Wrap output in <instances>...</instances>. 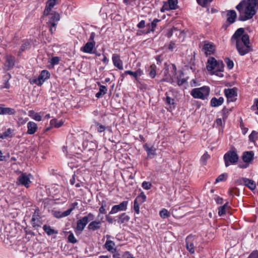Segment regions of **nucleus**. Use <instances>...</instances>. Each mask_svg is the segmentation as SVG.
I'll use <instances>...</instances> for the list:
<instances>
[{
    "instance_id": "nucleus-1",
    "label": "nucleus",
    "mask_w": 258,
    "mask_h": 258,
    "mask_svg": "<svg viewBox=\"0 0 258 258\" xmlns=\"http://www.w3.org/2000/svg\"><path fill=\"white\" fill-rule=\"evenodd\" d=\"M239 12L238 20L245 21L252 18L258 9L256 0L242 1L236 7Z\"/></svg>"
},
{
    "instance_id": "nucleus-2",
    "label": "nucleus",
    "mask_w": 258,
    "mask_h": 258,
    "mask_svg": "<svg viewBox=\"0 0 258 258\" xmlns=\"http://www.w3.org/2000/svg\"><path fill=\"white\" fill-rule=\"evenodd\" d=\"M224 67V64L222 60H217L214 57H210L208 59L206 68L211 75L223 77Z\"/></svg>"
},
{
    "instance_id": "nucleus-3",
    "label": "nucleus",
    "mask_w": 258,
    "mask_h": 258,
    "mask_svg": "<svg viewBox=\"0 0 258 258\" xmlns=\"http://www.w3.org/2000/svg\"><path fill=\"white\" fill-rule=\"evenodd\" d=\"M241 41L236 44V47L240 55H244L250 51L249 36L245 34L241 37Z\"/></svg>"
},
{
    "instance_id": "nucleus-4",
    "label": "nucleus",
    "mask_w": 258,
    "mask_h": 258,
    "mask_svg": "<svg viewBox=\"0 0 258 258\" xmlns=\"http://www.w3.org/2000/svg\"><path fill=\"white\" fill-rule=\"evenodd\" d=\"M210 94V88L208 86H203L200 88H194L190 92L191 95L196 99L205 100Z\"/></svg>"
},
{
    "instance_id": "nucleus-5",
    "label": "nucleus",
    "mask_w": 258,
    "mask_h": 258,
    "mask_svg": "<svg viewBox=\"0 0 258 258\" xmlns=\"http://www.w3.org/2000/svg\"><path fill=\"white\" fill-rule=\"evenodd\" d=\"M224 160L226 167L234 164L238 160V156L235 150H229L224 155Z\"/></svg>"
},
{
    "instance_id": "nucleus-6",
    "label": "nucleus",
    "mask_w": 258,
    "mask_h": 258,
    "mask_svg": "<svg viewBox=\"0 0 258 258\" xmlns=\"http://www.w3.org/2000/svg\"><path fill=\"white\" fill-rule=\"evenodd\" d=\"M45 15L48 17L49 20L47 24L50 27V31L52 33L53 31H55V26L57 22L59 20V15L55 12L53 13H50L49 12L48 15Z\"/></svg>"
},
{
    "instance_id": "nucleus-7",
    "label": "nucleus",
    "mask_w": 258,
    "mask_h": 258,
    "mask_svg": "<svg viewBox=\"0 0 258 258\" xmlns=\"http://www.w3.org/2000/svg\"><path fill=\"white\" fill-rule=\"evenodd\" d=\"M94 218V215L92 213H89L87 216L77 221L76 229L79 231H83L89 221L93 220Z\"/></svg>"
},
{
    "instance_id": "nucleus-8",
    "label": "nucleus",
    "mask_w": 258,
    "mask_h": 258,
    "mask_svg": "<svg viewBox=\"0 0 258 258\" xmlns=\"http://www.w3.org/2000/svg\"><path fill=\"white\" fill-rule=\"evenodd\" d=\"M128 202L127 201H124L120 203L118 205L113 206L111 211L109 212V214H114L120 211H125L127 208Z\"/></svg>"
},
{
    "instance_id": "nucleus-9",
    "label": "nucleus",
    "mask_w": 258,
    "mask_h": 258,
    "mask_svg": "<svg viewBox=\"0 0 258 258\" xmlns=\"http://www.w3.org/2000/svg\"><path fill=\"white\" fill-rule=\"evenodd\" d=\"M5 62L4 65V69L5 71H9L13 69L15 63V57L11 55H6L5 57Z\"/></svg>"
},
{
    "instance_id": "nucleus-10",
    "label": "nucleus",
    "mask_w": 258,
    "mask_h": 258,
    "mask_svg": "<svg viewBox=\"0 0 258 258\" xmlns=\"http://www.w3.org/2000/svg\"><path fill=\"white\" fill-rule=\"evenodd\" d=\"M244 30L242 28H238L234 33L231 38V43H235L236 44L240 43L241 41V37L243 35H245Z\"/></svg>"
},
{
    "instance_id": "nucleus-11",
    "label": "nucleus",
    "mask_w": 258,
    "mask_h": 258,
    "mask_svg": "<svg viewBox=\"0 0 258 258\" xmlns=\"http://www.w3.org/2000/svg\"><path fill=\"white\" fill-rule=\"evenodd\" d=\"M236 182L238 184L246 186L251 190L254 189L256 187V184L254 181L246 178H240L237 180Z\"/></svg>"
},
{
    "instance_id": "nucleus-12",
    "label": "nucleus",
    "mask_w": 258,
    "mask_h": 258,
    "mask_svg": "<svg viewBox=\"0 0 258 258\" xmlns=\"http://www.w3.org/2000/svg\"><path fill=\"white\" fill-rule=\"evenodd\" d=\"M196 241L195 237L191 235L188 236L185 240L186 247L188 251L193 254L195 253V245L194 243Z\"/></svg>"
},
{
    "instance_id": "nucleus-13",
    "label": "nucleus",
    "mask_w": 258,
    "mask_h": 258,
    "mask_svg": "<svg viewBox=\"0 0 258 258\" xmlns=\"http://www.w3.org/2000/svg\"><path fill=\"white\" fill-rule=\"evenodd\" d=\"M177 0H168V3H164L161 9V11L164 12L170 10H175L177 8Z\"/></svg>"
},
{
    "instance_id": "nucleus-14",
    "label": "nucleus",
    "mask_w": 258,
    "mask_h": 258,
    "mask_svg": "<svg viewBox=\"0 0 258 258\" xmlns=\"http://www.w3.org/2000/svg\"><path fill=\"white\" fill-rule=\"evenodd\" d=\"M224 93L227 98L228 102H233L236 100V99H234L237 96L235 88L225 89Z\"/></svg>"
},
{
    "instance_id": "nucleus-15",
    "label": "nucleus",
    "mask_w": 258,
    "mask_h": 258,
    "mask_svg": "<svg viewBox=\"0 0 258 258\" xmlns=\"http://www.w3.org/2000/svg\"><path fill=\"white\" fill-rule=\"evenodd\" d=\"M203 49L206 55L213 54L215 50V46L212 43L206 42L203 46Z\"/></svg>"
},
{
    "instance_id": "nucleus-16",
    "label": "nucleus",
    "mask_w": 258,
    "mask_h": 258,
    "mask_svg": "<svg viewBox=\"0 0 258 258\" xmlns=\"http://www.w3.org/2000/svg\"><path fill=\"white\" fill-rule=\"evenodd\" d=\"M20 183L26 187H28L29 183L31 182L30 178L26 173L21 174L18 178Z\"/></svg>"
},
{
    "instance_id": "nucleus-17",
    "label": "nucleus",
    "mask_w": 258,
    "mask_h": 258,
    "mask_svg": "<svg viewBox=\"0 0 258 258\" xmlns=\"http://www.w3.org/2000/svg\"><path fill=\"white\" fill-rule=\"evenodd\" d=\"M112 61L115 67L119 70H123L122 61L120 58V56L117 54L112 55Z\"/></svg>"
},
{
    "instance_id": "nucleus-18",
    "label": "nucleus",
    "mask_w": 258,
    "mask_h": 258,
    "mask_svg": "<svg viewBox=\"0 0 258 258\" xmlns=\"http://www.w3.org/2000/svg\"><path fill=\"white\" fill-rule=\"evenodd\" d=\"M115 246V244L114 242L112 240H106L104 245V248L111 253H114L116 251V248Z\"/></svg>"
},
{
    "instance_id": "nucleus-19",
    "label": "nucleus",
    "mask_w": 258,
    "mask_h": 258,
    "mask_svg": "<svg viewBox=\"0 0 258 258\" xmlns=\"http://www.w3.org/2000/svg\"><path fill=\"white\" fill-rule=\"evenodd\" d=\"M50 75V73L48 71H42L38 77L39 84H41L42 85L46 80L49 78Z\"/></svg>"
},
{
    "instance_id": "nucleus-20",
    "label": "nucleus",
    "mask_w": 258,
    "mask_h": 258,
    "mask_svg": "<svg viewBox=\"0 0 258 258\" xmlns=\"http://www.w3.org/2000/svg\"><path fill=\"white\" fill-rule=\"evenodd\" d=\"M95 44L91 42H87L85 45L81 48V51L87 53H92Z\"/></svg>"
},
{
    "instance_id": "nucleus-21",
    "label": "nucleus",
    "mask_w": 258,
    "mask_h": 258,
    "mask_svg": "<svg viewBox=\"0 0 258 258\" xmlns=\"http://www.w3.org/2000/svg\"><path fill=\"white\" fill-rule=\"evenodd\" d=\"M101 228V222L100 221H93L88 226V229L90 231H94L100 229Z\"/></svg>"
},
{
    "instance_id": "nucleus-22",
    "label": "nucleus",
    "mask_w": 258,
    "mask_h": 258,
    "mask_svg": "<svg viewBox=\"0 0 258 258\" xmlns=\"http://www.w3.org/2000/svg\"><path fill=\"white\" fill-rule=\"evenodd\" d=\"M143 147L147 153L148 158H152L156 155V149L154 146L149 147L148 145L146 144L143 146Z\"/></svg>"
},
{
    "instance_id": "nucleus-23",
    "label": "nucleus",
    "mask_w": 258,
    "mask_h": 258,
    "mask_svg": "<svg viewBox=\"0 0 258 258\" xmlns=\"http://www.w3.org/2000/svg\"><path fill=\"white\" fill-rule=\"evenodd\" d=\"M253 151H245L243 153L242 160L245 163H249L253 160Z\"/></svg>"
},
{
    "instance_id": "nucleus-24",
    "label": "nucleus",
    "mask_w": 258,
    "mask_h": 258,
    "mask_svg": "<svg viewBox=\"0 0 258 258\" xmlns=\"http://www.w3.org/2000/svg\"><path fill=\"white\" fill-rule=\"evenodd\" d=\"M227 21L229 23V24H232L235 21L237 14L234 10H229L227 11Z\"/></svg>"
},
{
    "instance_id": "nucleus-25",
    "label": "nucleus",
    "mask_w": 258,
    "mask_h": 258,
    "mask_svg": "<svg viewBox=\"0 0 258 258\" xmlns=\"http://www.w3.org/2000/svg\"><path fill=\"white\" fill-rule=\"evenodd\" d=\"M27 134L29 135L34 134L37 130V125L36 123L33 121H29L27 124Z\"/></svg>"
},
{
    "instance_id": "nucleus-26",
    "label": "nucleus",
    "mask_w": 258,
    "mask_h": 258,
    "mask_svg": "<svg viewBox=\"0 0 258 258\" xmlns=\"http://www.w3.org/2000/svg\"><path fill=\"white\" fill-rule=\"evenodd\" d=\"M57 0H48L46 2L45 9L44 11V15H48L51 9L55 5Z\"/></svg>"
},
{
    "instance_id": "nucleus-27",
    "label": "nucleus",
    "mask_w": 258,
    "mask_h": 258,
    "mask_svg": "<svg viewBox=\"0 0 258 258\" xmlns=\"http://www.w3.org/2000/svg\"><path fill=\"white\" fill-rule=\"evenodd\" d=\"M223 102L224 98L222 97H220L218 99L216 97L212 98L210 103L212 107H216L221 105Z\"/></svg>"
},
{
    "instance_id": "nucleus-28",
    "label": "nucleus",
    "mask_w": 258,
    "mask_h": 258,
    "mask_svg": "<svg viewBox=\"0 0 258 258\" xmlns=\"http://www.w3.org/2000/svg\"><path fill=\"white\" fill-rule=\"evenodd\" d=\"M16 111L13 108L0 106V114L14 115Z\"/></svg>"
},
{
    "instance_id": "nucleus-29",
    "label": "nucleus",
    "mask_w": 258,
    "mask_h": 258,
    "mask_svg": "<svg viewBox=\"0 0 258 258\" xmlns=\"http://www.w3.org/2000/svg\"><path fill=\"white\" fill-rule=\"evenodd\" d=\"M118 219L117 222L119 224H123L125 222H127L130 219V217L126 215L125 213H121L117 216Z\"/></svg>"
},
{
    "instance_id": "nucleus-30",
    "label": "nucleus",
    "mask_w": 258,
    "mask_h": 258,
    "mask_svg": "<svg viewBox=\"0 0 258 258\" xmlns=\"http://www.w3.org/2000/svg\"><path fill=\"white\" fill-rule=\"evenodd\" d=\"M97 84L100 88L99 92L96 94L95 96L99 98L107 93V89L105 86L101 85L100 83L98 82Z\"/></svg>"
},
{
    "instance_id": "nucleus-31",
    "label": "nucleus",
    "mask_w": 258,
    "mask_h": 258,
    "mask_svg": "<svg viewBox=\"0 0 258 258\" xmlns=\"http://www.w3.org/2000/svg\"><path fill=\"white\" fill-rule=\"evenodd\" d=\"M63 123L62 121H59L58 122L56 119H52L50 121V127L46 128V131H49L51 127H60Z\"/></svg>"
},
{
    "instance_id": "nucleus-32",
    "label": "nucleus",
    "mask_w": 258,
    "mask_h": 258,
    "mask_svg": "<svg viewBox=\"0 0 258 258\" xmlns=\"http://www.w3.org/2000/svg\"><path fill=\"white\" fill-rule=\"evenodd\" d=\"M83 145L84 147H85L86 149H88V151L89 152H93V150L95 147V143L92 141H85L83 142Z\"/></svg>"
},
{
    "instance_id": "nucleus-33",
    "label": "nucleus",
    "mask_w": 258,
    "mask_h": 258,
    "mask_svg": "<svg viewBox=\"0 0 258 258\" xmlns=\"http://www.w3.org/2000/svg\"><path fill=\"white\" fill-rule=\"evenodd\" d=\"M184 74L180 72L179 74L176 77V81L178 86H181L186 82V79L183 78Z\"/></svg>"
},
{
    "instance_id": "nucleus-34",
    "label": "nucleus",
    "mask_w": 258,
    "mask_h": 258,
    "mask_svg": "<svg viewBox=\"0 0 258 258\" xmlns=\"http://www.w3.org/2000/svg\"><path fill=\"white\" fill-rule=\"evenodd\" d=\"M43 229L48 235L57 234L58 233L57 231L54 230L53 229L51 228L50 226L47 225H44L43 226Z\"/></svg>"
},
{
    "instance_id": "nucleus-35",
    "label": "nucleus",
    "mask_w": 258,
    "mask_h": 258,
    "mask_svg": "<svg viewBox=\"0 0 258 258\" xmlns=\"http://www.w3.org/2000/svg\"><path fill=\"white\" fill-rule=\"evenodd\" d=\"M161 20L158 19H155L151 23V28L148 29L147 31L145 32L146 34L149 33L151 32H154L155 31V29L157 26V24L158 22H160Z\"/></svg>"
},
{
    "instance_id": "nucleus-36",
    "label": "nucleus",
    "mask_w": 258,
    "mask_h": 258,
    "mask_svg": "<svg viewBox=\"0 0 258 258\" xmlns=\"http://www.w3.org/2000/svg\"><path fill=\"white\" fill-rule=\"evenodd\" d=\"M12 132L11 129L8 128L6 131L1 134L0 138L2 139H7L8 138H12Z\"/></svg>"
},
{
    "instance_id": "nucleus-37",
    "label": "nucleus",
    "mask_w": 258,
    "mask_h": 258,
    "mask_svg": "<svg viewBox=\"0 0 258 258\" xmlns=\"http://www.w3.org/2000/svg\"><path fill=\"white\" fill-rule=\"evenodd\" d=\"M173 33H175L176 35H177L178 33H181L179 30L173 27L172 28L169 30L168 32L166 33V36L168 38H170L172 36Z\"/></svg>"
},
{
    "instance_id": "nucleus-38",
    "label": "nucleus",
    "mask_w": 258,
    "mask_h": 258,
    "mask_svg": "<svg viewBox=\"0 0 258 258\" xmlns=\"http://www.w3.org/2000/svg\"><path fill=\"white\" fill-rule=\"evenodd\" d=\"M140 204H142L146 201V196L143 192H142L135 199Z\"/></svg>"
},
{
    "instance_id": "nucleus-39",
    "label": "nucleus",
    "mask_w": 258,
    "mask_h": 258,
    "mask_svg": "<svg viewBox=\"0 0 258 258\" xmlns=\"http://www.w3.org/2000/svg\"><path fill=\"white\" fill-rule=\"evenodd\" d=\"M69 233H70V234L68 237V242L73 243V244L76 243L77 242H78V240L75 238L74 234L71 231H70Z\"/></svg>"
},
{
    "instance_id": "nucleus-40",
    "label": "nucleus",
    "mask_w": 258,
    "mask_h": 258,
    "mask_svg": "<svg viewBox=\"0 0 258 258\" xmlns=\"http://www.w3.org/2000/svg\"><path fill=\"white\" fill-rule=\"evenodd\" d=\"M213 0H197V3L203 7H207Z\"/></svg>"
},
{
    "instance_id": "nucleus-41",
    "label": "nucleus",
    "mask_w": 258,
    "mask_h": 258,
    "mask_svg": "<svg viewBox=\"0 0 258 258\" xmlns=\"http://www.w3.org/2000/svg\"><path fill=\"white\" fill-rule=\"evenodd\" d=\"M95 124L96 126V130L98 132L102 133L105 131L106 127L104 125L101 124L98 122H95Z\"/></svg>"
},
{
    "instance_id": "nucleus-42",
    "label": "nucleus",
    "mask_w": 258,
    "mask_h": 258,
    "mask_svg": "<svg viewBox=\"0 0 258 258\" xmlns=\"http://www.w3.org/2000/svg\"><path fill=\"white\" fill-rule=\"evenodd\" d=\"M159 214L160 217L162 218H166L170 216V213L165 209H162Z\"/></svg>"
},
{
    "instance_id": "nucleus-43",
    "label": "nucleus",
    "mask_w": 258,
    "mask_h": 258,
    "mask_svg": "<svg viewBox=\"0 0 258 258\" xmlns=\"http://www.w3.org/2000/svg\"><path fill=\"white\" fill-rule=\"evenodd\" d=\"M258 134V133L256 131H252L251 133L249 136V140L251 142H255V140L257 138V135Z\"/></svg>"
},
{
    "instance_id": "nucleus-44",
    "label": "nucleus",
    "mask_w": 258,
    "mask_h": 258,
    "mask_svg": "<svg viewBox=\"0 0 258 258\" xmlns=\"http://www.w3.org/2000/svg\"><path fill=\"white\" fill-rule=\"evenodd\" d=\"M225 61L226 63L227 68L231 70L233 68L234 63L232 60H231L230 58L227 57L225 59Z\"/></svg>"
},
{
    "instance_id": "nucleus-45",
    "label": "nucleus",
    "mask_w": 258,
    "mask_h": 258,
    "mask_svg": "<svg viewBox=\"0 0 258 258\" xmlns=\"http://www.w3.org/2000/svg\"><path fill=\"white\" fill-rule=\"evenodd\" d=\"M140 204H141L139 202L136 201V200L134 201V210L136 212V213L138 214L140 213Z\"/></svg>"
},
{
    "instance_id": "nucleus-46",
    "label": "nucleus",
    "mask_w": 258,
    "mask_h": 258,
    "mask_svg": "<svg viewBox=\"0 0 258 258\" xmlns=\"http://www.w3.org/2000/svg\"><path fill=\"white\" fill-rule=\"evenodd\" d=\"M227 177V174L226 173L221 174L216 178V182L225 181L226 180Z\"/></svg>"
},
{
    "instance_id": "nucleus-47",
    "label": "nucleus",
    "mask_w": 258,
    "mask_h": 258,
    "mask_svg": "<svg viewBox=\"0 0 258 258\" xmlns=\"http://www.w3.org/2000/svg\"><path fill=\"white\" fill-rule=\"evenodd\" d=\"M30 47V44L29 42H25L24 43L21 47L20 51L21 52L24 51L28 48Z\"/></svg>"
},
{
    "instance_id": "nucleus-48",
    "label": "nucleus",
    "mask_w": 258,
    "mask_h": 258,
    "mask_svg": "<svg viewBox=\"0 0 258 258\" xmlns=\"http://www.w3.org/2000/svg\"><path fill=\"white\" fill-rule=\"evenodd\" d=\"M60 61V58L57 56L52 57L50 60V63L52 65L54 66L57 64Z\"/></svg>"
},
{
    "instance_id": "nucleus-49",
    "label": "nucleus",
    "mask_w": 258,
    "mask_h": 258,
    "mask_svg": "<svg viewBox=\"0 0 258 258\" xmlns=\"http://www.w3.org/2000/svg\"><path fill=\"white\" fill-rule=\"evenodd\" d=\"M228 109L226 108V107H224L222 109V119L225 122L226 119L228 117Z\"/></svg>"
},
{
    "instance_id": "nucleus-50",
    "label": "nucleus",
    "mask_w": 258,
    "mask_h": 258,
    "mask_svg": "<svg viewBox=\"0 0 258 258\" xmlns=\"http://www.w3.org/2000/svg\"><path fill=\"white\" fill-rule=\"evenodd\" d=\"M142 187L145 189H150L152 186V184L150 182L144 181L142 183Z\"/></svg>"
},
{
    "instance_id": "nucleus-51",
    "label": "nucleus",
    "mask_w": 258,
    "mask_h": 258,
    "mask_svg": "<svg viewBox=\"0 0 258 258\" xmlns=\"http://www.w3.org/2000/svg\"><path fill=\"white\" fill-rule=\"evenodd\" d=\"M151 68L149 75L152 78H154L156 76L155 66L153 65Z\"/></svg>"
},
{
    "instance_id": "nucleus-52",
    "label": "nucleus",
    "mask_w": 258,
    "mask_h": 258,
    "mask_svg": "<svg viewBox=\"0 0 258 258\" xmlns=\"http://www.w3.org/2000/svg\"><path fill=\"white\" fill-rule=\"evenodd\" d=\"M165 102L168 105H172L174 103V99L167 95L166 97Z\"/></svg>"
},
{
    "instance_id": "nucleus-53",
    "label": "nucleus",
    "mask_w": 258,
    "mask_h": 258,
    "mask_svg": "<svg viewBox=\"0 0 258 258\" xmlns=\"http://www.w3.org/2000/svg\"><path fill=\"white\" fill-rule=\"evenodd\" d=\"M10 77V75H9V78H7L6 79L4 80V85L2 87L3 88L9 89L10 88V85L9 83V80Z\"/></svg>"
},
{
    "instance_id": "nucleus-54",
    "label": "nucleus",
    "mask_w": 258,
    "mask_h": 258,
    "mask_svg": "<svg viewBox=\"0 0 258 258\" xmlns=\"http://www.w3.org/2000/svg\"><path fill=\"white\" fill-rule=\"evenodd\" d=\"M226 211H227V210H226L225 209H224V207H221V206L219 208V211H218L219 215L220 216H222L224 215L226 213Z\"/></svg>"
},
{
    "instance_id": "nucleus-55",
    "label": "nucleus",
    "mask_w": 258,
    "mask_h": 258,
    "mask_svg": "<svg viewBox=\"0 0 258 258\" xmlns=\"http://www.w3.org/2000/svg\"><path fill=\"white\" fill-rule=\"evenodd\" d=\"M122 258H136L128 251L124 252L122 255Z\"/></svg>"
},
{
    "instance_id": "nucleus-56",
    "label": "nucleus",
    "mask_w": 258,
    "mask_h": 258,
    "mask_svg": "<svg viewBox=\"0 0 258 258\" xmlns=\"http://www.w3.org/2000/svg\"><path fill=\"white\" fill-rule=\"evenodd\" d=\"M73 210V208H71L69 209L67 211L62 212L61 213L62 217H66V216H68V215H69L71 214V213Z\"/></svg>"
},
{
    "instance_id": "nucleus-57",
    "label": "nucleus",
    "mask_w": 258,
    "mask_h": 258,
    "mask_svg": "<svg viewBox=\"0 0 258 258\" xmlns=\"http://www.w3.org/2000/svg\"><path fill=\"white\" fill-rule=\"evenodd\" d=\"M30 83L31 84H36L38 86H41V84H39V81H38V78L30 80Z\"/></svg>"
},
{
    "instance_id": "nucleus-58",
    "label": "nucleus",
    "mask_w": 258,
    "mask_h": 258,
    "mask_svg": "<svg viewBox=\"0 0 258 258\" xmlns=\"http://www.w3.org/2000/svg\"><path fill=\"white\" fill-rule=\"evenodd\" d=\"M95 37V33L94 32H92L90 34V38L89 39L88 42H91L93 44H95V41H94V38Z\"/></svg>"
},
{
    "instance_id": "nucleus-59",
    "label": "nucleus",
    "mask_w": 258,
    "mask_h": 258,
    "mask_svg": "<svg viewBox=\"0 0 258 258\" xmlns=\"http://www.w3.org/2000/svg\"><path fill=\"white\" fill-rule=\"evenodd\" d=\"M248 258H258V251H253L249 255Z\"/></svg>"
},
{
    "instance_id": "nucleus-60",
    "label": "nucleus",
    "mask_w": 258,
    "mask_h": 258,
    "mask_svg": "<svg viewBox=\"0 0 258 258\" xmlns=\"http://www.w3.org/2000/svg\"><path fill=\"white\" fill-rule=\"evenodd\" d=\"M146 26V23L144 20L141 21L137 25V27L139 28H143Z\"/></svg>"
},
{
    "instance_id": "nucleus-61",
    "label": "nucleus",
    "mask_w": 258,
    "mask_h": 258,
    "mask_svg": "<svg viewBox=\"0 0 258 258\" xmlns=\"http://www.w3.org/2000/svg\"><path fill=\"white\" fill-rule=\"evenodd\" d=\"M124 74L126 75H130L131 76H133L135 78H137V73H136V72H132L131 71H126L124 72Z\"/></svg>"
},
{
    "instance_id": "nucleus-62",
    "label": "nucleus",
    "mask_w": 258,
    "mask_h": 258,
    "mask_svg": "<svg viewBox=\"0 0 258 258\" xmlns=\"http://www.w3.org/2000/svg\"><path fill=\"white\" fill-rule=\"evenodd\" d=\"M175 44L174 42L171 41L168 45V49L170 51H173V49L175 47Z\"/></svg>"
},
{
    "instance_id": "nucleus-63",
    "label": "nucleus",
    "mask_w": 258,
    "mask_h": 258,
    "mask_svg": "<svg viewBox=\"0 0 258 258\" xmlns=\"http://www.w3.org/2000/svg\"><path fill=\"white\" fill-rule=\"evenodd\" d=\"M37 216H38V210L35 211L32 218V222H34L37 219Z\"/></svg>"
},
{
    "instance_id": "nucleus-64",
    "label": "nucleus",
    "mask_w": 258,
    "mask_h": 258,
    "mask_svg": "<svg viewBox=\"0 0 258 258\" xmlns=\"http://www.w3.org/2000/svg\"><path fill=\"white\" fill-rule=\"evenodd\" d=\"M33 118L36 120V121H41V116L39 115L38 113H35L34 117H33Z\"/></svg>"
}]
</instances>
